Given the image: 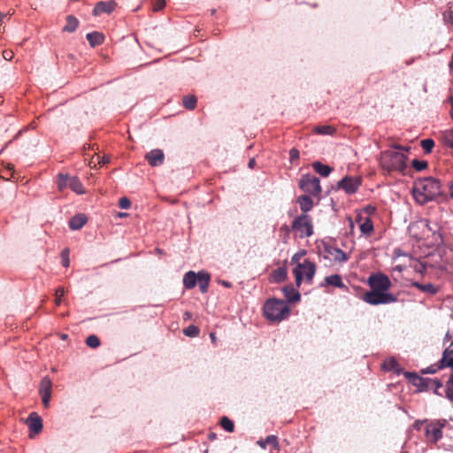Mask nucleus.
<instances>
[{"instance_id": "f257e3e1", "label": "nucleus", "mask_w": 453, "mask_h": 453, "mask_svg": "<svg viewBox=\"0 0 453 453\" xmlns=\"http://www.w3.org/2000/svg\"><path fill=\"white\" fill-rule=\"evenodd\" d=\"M441 194V182L434 177L418 179L414 181L412 196L419 204H425Z\"/></svg>"}, {"instance_id": "f03ea898", "label": "nucleus", "mask_w": 453, "mask_h": 453, "mask_svg": "<svg viewBox=\"0 0 453 453\" xmlns=\"http://www.w3.org/2000/svg\"><path fill=\"white\" fill-rule=\"evenodd\" d=\"M264 315L271 321H281L285 319L290 312L288 304L280 299H269L264 304Z\"/></svg>"}, {"instance_id": "7ed1b4c3", "label": "nucleus", "mask_w": 453, "mask_h": 453, "mask_svg": "<svg viewBox=\"0 0 453 453\" xmlns=\"http://www.w3.org/2000/svg\"><path fill=\"white\" fill-rule=\"evenodd\" d=\"M380 165L388 172H403L406 167V157L400 151L386 150L381 153Z\"/></svg>"}, {"instance_id": "20e7f679", "label": "nucleus", "mask_w": 453, "mask_h": 453, "mask_svg": "<svg viewBox=\"0 0 453 453\" xmlns=\"http://www.w3.org/2000/svg\"><path fill=\"white\" fill-rule=\"evenodd\" d=\"M315 272L316 265L309 259L297 263L293 270L296 285L299 287L303 278L307 282L311 283Z\"/></svg>"}, {"instance_id": "39448f33", "label": "nucleus", "mask_w": 453, "mask_h": 453, "mask_svg": "<svg viewBox=\"0 0 453 453\" xmlns=\"http://www.w3.org/2000/svg\"><path fill=\"white\" fill-rule=\"evenodd\" d=\"M363 300L371 305H379L395 303L397 297L392 293L371 289L364 294Z\"/></svg>"}, {"instance_id": "423d86ee", "label": "nucleus", "mask_w": 453, "mask_h": 453, "mask_svg": "<svg viewBox=\"0 0 453 453\" xmlns=\"http://www.w3.org/2000/svg\"><path fill=\"white\" fill-rule=\"evenodd\" d=\"M291 228L299 234L300 238L309 237L313 234L312 221L307 214L296 217L292 222Z\"/></svg>"}, {"instance_id": "0eeeda50", "label": "nucleus", "mask_w": 453, "mask_h": 453, "mask_svg": "<svg viewBox=\"0 0 453 453\" xmlns=\"http://www.w3.org/2000/svg\"><path fill=\"white\" fill-rule=\"evenodd\" d=\"M299 188L305 193L319 196L322 191L319 179L314 175H303L299 180Z\"/></svg>"}, {"instance_id": "6e6552de", "label": "nucleus", "mask_w": 453, "mask_h": 453, "mask_svg": "<svg viewBox=\"0 0 453 453\" xmlns=\"http://www.w3.org/2000/svg\"><path fill=\"white\" fill-rule=\"evenodd\" d=\"M368 283L372 290L388 292L391 287V281L389 278L382 273L372 274L368 278Z\"/></svg>"}, {"instance_id": "1a4fd4ad", "label": "nucleus", "mask_w": 453, "mask_h": 453, "mask_svg": "<svg viewBox=\"0 0 453 453\" xmlns=\"http://www.w3.org/2000/svg\"><path fill=\"white\" fill-rule=\"evenodd\" d=\"M362 180L359 177L347 176L338 181L337 186L339 188L343 189L347 194H354L361 186Z\"/></svg>"}, {"instance_id": "9d476101", "label": "nucleus", "mask_w": 453, "mask_h": 453, "mask_svg": "<svg viewBox=\"0 0 453 453\" xmlns=\"http://www.w3.org/2000/svg\"><path fill=\"white\" fill-rule=\"evenodd\" d=\"M443 424L440 422L430 423L426 426V437L427 441L432 442H437L442 436Z\"/></svg>"}, {"instance_id": "9b49d317", "label": "nucleus", "mask_w": 453, "mask_h": 453, "mask_svg": "<svg viewBox=\"0 0 453 453\" xmlns=\"http://www.w3.org/2000/svg\"><path fill=\"white\" fill-rule=\"evenodd\" d=\"M27 425L31 433L37 434L42 429V420L36 412H32L27 419Z\"/></svg>"}, {"instance_id": "f8f14e48", "label": "nucleus", "mask_w": 453, "mask_h": 453, "mask_svg": "<svg viewBox=\"0 0 453 453\" xmlns=\"http://www.w3.org/2000/svg\"><path fill=\"white\" fill-rule=\"evenodd\" d=\"M145 159L151 166H158L164 163L165 155L159 149L152 150L145 155Z\"/></svg>"}, {"instance_id": "ddd939ff", "label": "nucleus", "mask_w": 453, "mask_h": 453, "mask_svg": "<svg viewBox=\"0 0 453 453\" xmlns=\"http://www.w3.org/2000/svg\"><path fill=\"white\" fill-rule=\"evenodd\" d=\"M117 6V4L115 1L111 0L108 2L100 1L96 3L94 10H93V15L94 16H99L102 13H108L110 14Z\"/></svg>"}, {"instance_id": "4468645a", "label": "nucleus", "mask_w": 453, "mask_h": 453, "mask_svg": "<svg viewBox=\"0 0 453 453\" xmlns=\"http://www.w3.org/2000/svg\"><path fill=\"white\" fill-rule=\"evenodd\" d=\"M356 221L359 224L362 234L369 236L373 232V224L369 217H364L361 213L357 215Z\"/></svg>"}, {"instance_id": "2eb2a0df", "label": "nucleus", "mask_w": 453, "mask_h": 453, "mask_svg": "<svg viewBox=\"0 0 453 453\" xmlns=\"http://www.w3.org/2000/svg\"><path fill=\"white\" fill-rule=\"evenodd\" d=\"M326 252L334 259V262L342 263L349 259V256L341 249L335 246H328Z\"/></svg>"}, {"instance_id": "dca6fc26", "label": "nucleus", "mask_w": 453, "mask_h": 453, "mask_svg": "<svg viewBox=\"0 0 453 453\" xmlns=\"http://www.w3.org/2000/svg\"><path fill=\"white\" fill-rule=\"evenodd\" d=\"M257 443L263 448L265 449L267 446L272 453H277L280 450L278 438L275 435H269L265 440H260Z\"/></svg>"}, {"instance_id": "f3484780", "label": "nucleus", "mask_w": 453, "mask_h": 453, "mask_svg": "<svg viewBox=\"0 0 453 453\" xmlns=\"http://www.w3.org/2000/svg\"><path fill=\"white\" fill-rule=\"evenodd\" d=\"M88 221V218L85 214H77L71 218L69 221V226L73 230L81 229Z\"/></svg>"}, {"instance_id": "a211bd4d", "label": "nucleus", "mask_w": 453, "mask_h": 453, "mask_svg": "<svg viewBox=\"0 0 453 453\" xmlns=\"http://www.w3.org/2000/svg\"><path fill=\"white\" fill-rule=\"evenodd\" d=\"M412 286L418 288L419 291L429 294L431 296L437 294L439 291V288L432 283L423 284L419 282H413Z\"/></svg>"}, {"instance_id": "6ab92c4d", "label": "nucleus", "mask_w": 453, "mask_h": 453, "mask_svg": "<svg viewBox=\"0 0 453 453\" xmlns=\"http://www.w3.org/2000/svg\"><path fill=\"white\" fill-rule=\"evenodd\" d=\"M282 292L288 302H297L300 300V294L292 285L284 287Z\"/></svg>"}, {"instance_id": "aec40b11", "label": "nucleus", "mask_w": 453, "mask_h": 453, "mask_svg": "<svg viewBox=\"0 0 453 453\" xmlns=\"http://www.w3.org/2000/svg\"><path fill=\"white\" fill-rule=\"evenodd\" d=\"M86 38L88 41L91 47L101 45L104 41V35L99 32L88 33L86 35Z\"/></svg>"}, {"instance_id": "412c9836", "label": "nucleus", "mask_w": 453, "mask_h": 453, "mask_svg": "<svg viewBox=\"0 0 453 453\" xmlns=\"http://www.w3.org/2000/svg\"><path fill=\"white\" fill-rule=\"evenodd\" d=\"M298 203L300 204L301 211L304 213L310 211L313 207L312 199L309 196H306V195L299 196Z\"/></svg>"}, {"instance_id": "4be33fe9", "label": "nucleus", "mask_w": 453, "mask_h": 453, "mask_svg": "<svg viewBox=\"0 0 453 453\" xmlns=\"http://www.w3.org/2000/svg\"><path fill=\"white\" fill-rule=\"evenodd\" d=\"M314 171L323 177H327L333 171V168L327 165H324L319 161L312 164Z\"/></svg>"}, {"instance_id": "5701e85b", "label": "nucleus", "mask_w": 453, "mask_h": 453, "mask_svg": "<svg viewBox=\"0 0 453 453\" xmlns=\"http://www.w3.org/2000/svg\"><path fill=\"white\" fill-rule=\"evenodd\" d=\"M440 362L442 365L443 368L449 367L453 369V349H449V348H447L443 351Z\"/></svg>"}, {"instance_id": "b1692460", "label": "nucleus", "mask_w": 453, "mask_h": 453, "mask_svg": "<svg viewBox=\"0 0 453 453\" xmlns=\"http://www.w3.org/2000/svg\"><path fill=\"white\" fill-rule=\"evenodd\" d=\"M68 188L77 194H84L85 190L82 183L76 176H71Z\"/></svg>"}, {"instance_id": "393cba45", "label": "nucleus", "mask_w": 453, "mask_h": 453, "mask_svg": "<svg viewBox=\"0 0 453 453\" xmlns=\"http://www.w3.org/2000/svg\"><path fill=\"white\" fill-rule=\"evenodd\" d=\"M52 382L49 376H45L42 379L39 385L40 395L51 394Z\"/></svg>"}, {"instance_id": "a878e982", "label": "nucleus", "mask_w": 453, "mask_h": 453, "mask_svg": "<svg viewBox=\"0 0 453 453\" xmlns=\"http://www.w3.org/2000/svg\"><path fill=\"white\" fill-rule=\"evenodd\" d=\"M196 280H198L197 275L192 271L188 272L183 277V284L188 289L196 286Z\"/></svg>"}, {"instance_id": "bb28decb", "label": "nucleus", "mask_w": 453, "mask_h": 453, "mask_svg": "<svg viewBox=\"0 0 453 453\" xmlns=\"http://www.w3.org/2000/svg\"><path fill=\"white\" fill-rule=\"evenodd\" d=\"M197 280L199 281V288L202 293H206L208 291L210 275L206 273H198Z\"/></svg>"}, {"instance_id": "cd10ccee", "label": "nucleus", "mask_w": 453, "mask_h": 453, "mask_svg": "<svg viewBox=\"0 0 453 453\" xmlns=\"http://www.w3.org/2000/svg\"><path fill=\"white\" fill-rule=\"evenodd\" d=\"M326 285H332L337 288H343L344 284L342 280V277L339 274H333L325 278Z\"/></svg>"}, {"instance_id": "c85d7f7f", "label": "nucleus", "mask_w": 453, "mask_h": 453, "mask_svg": "<svg viewBox=\"0 0 453 453\" xmlns=\"http://www.w3.org/2000/svg\"><path fill=\"white\" fill-rule=\"evenodd\" d=\"M78 24H79L78 19L74 16L69 15L66 18V24L63 27V31L72 33V32L75 31V29L78 27Z\"/></svg>"}, {"instance_id": "c756f323", "label": "nucleus", "mask_w": 453, "mask_h": 453, "mask_svg": "<svg viewBox=\"0 0 453 453\" xmlns=\"http://www.w3.org/2000/svg\"><path fill=\"white\" fill-rule=\"evenodd\" d=\"M313 130L322 135H333L336 133V128L333 126H317Z\"/></svg>"}, {"instance_id": "7c9ffc66", "label": "nucleus", "mask_w": 453, "mask_h": 453, "mask_svg": "<svg viewBox=\"0 0 453 453\" xmlns=\"http://www.w3.org/2000/svg\"><path fill=\"white\" fill-rule=\"evenodd\" d=\"M382 366L387 371H395L397 373L400 372L399 364L395 358L385 360Z\"/></svg>"}, {"instance_id": "2f4dec72", "label": "nucleus", "mask_w": 453, "mask_h": 453, "mask_svg": "<svg viewBox=\"0 0 453 453\" xmlns=\"http://www.w3.org/2000/svg\"><path fill=\"white\" fill-rule=\"evenodd\" d=\"M287 269L284 267H279L273 273V277L276 282H281L287 278Z\"/></svg>"}, {"instance_id": "473e14b6", "label": "nucleus", "mask_w": 453, "mask_h": 453, "mask_svg": "<svg viewBox=\"0 0 453 453\" xmlns=\"http://www.w3.org/2000/svg\"><path fill=\"white\" fill-rule=\"evenodd\" d=\"M197 99L195 96H186L182 99L183 105L188 110H194L196 106Z\"/></svg>"}, {"instance_id": "72a5a7b5", "label": "nucleus", "mask_w": 453, "mask_h": 453, "mask_svg": "<svg viewBox=\"0 0 453 453\" xmlns=\"http://www.w3.org/2000/svg\"><path fill=\"white\" fill-rule=\"evenodd\" d=\"M220 426L226 432L232 433L234 430V422L227 417L224 416L220 419Z\"/></svg>"}, {"instance_id": "f704fd0d", "label": "nucleus", "mask_w": 453, "mask_h": 453, "mask_svg": "<svg viewBox=\"0 0 453 453\" xmlns=\"http://www.w3.org/2000/svg\"><path fill=\"white\" fill-rule=\"evenodd\" d=\"M441 138L446 146L453 149V129L443 132Z\"/></svg>"}, {"instance_id": "c9c22d12", "label": "nucleus", "mask_w": 453, "mask_h": 453, "mask_svg": "<svg viewBox=\"0 0 453 453\" xmlns=\"http://www.w3.org/2000/svg\"><path fill=\"white\" fill-rule=\"evenodd\" d=\"M71 176L68 174H58V188L59 190H63L66 187H68V183L70 181Z\"/></svg>"}, {"instance_id": "e433bc0d", "label": "nucleus", "mask_w": 453, "mask_h": 453, "mask_svg": "<svg viewBox=\"0 0 453 453\" xmlns=\"http://www.w3.org/2000/svg\"><path fill=\"white\" fill-rule=\"evenodd\" d=\"M445 388L446 397L453 403V373L446 382Z\"/></svg>"}, {"instance_id": "4c0bfd02", "label": "nucleus", "mask_w": 453, "mask_h": 453, "mask_svg": "<svg viewBox=\"0 0 453 453\" xmlns=\"http://www.w3.org/2000/svg\"><path fill=\"white\" fill-rule=\"evenodd\" d=\"M200 333L198 326L190 325L183 329V334L188 337H196Z\"/></svg>"}, {"instance_id": "58836bf2", "label": "nucleus", "mask_w": 453, "mask_h": 453, "mask_svg": "<svg viewBox=\"0 0 453 453\" xmlns=\"http://www.w3.org/2000/svg\"><path fill=\"white\" fill-rule=\"evenodd\" d=\"M442 368H443V366L441 364V362L439 361L438 363L431 365L427 368L423 369L421 371V372L424 373V374H428V373L433 374V373H435L437 371H439V370H441Z\"/></svg>"}, {"instance_id": "ea45409f", "label": "nucleus", "mask_w": 453, "mask_h": 453, "mask_svg": "<svg viewBox=\"0 0 453 453\" xmlns=\"http://www.w3.org/2000/svg\"><path fill=\"white\" fill-rule=\"evenodd\" d=\"M86 344L90 348L96 349V348L99 347L100 340L96 335L92 334V335H89L88 337H87Z\"/></svg>"}, {"instance_id": "a19ab883", "label": "nucleus", "mask_w": 453, "mask_h": 453, "mask_svg": "<svg viewBox=\"0 0 453 453\" xmlns=\"http://www.w3.org/2000/svg\"><path fill=\"white\" fill-rule=\"evenodd\" d=\"M420 144H421V147L423 148V150L426 153H429L432 151V150L434 146V142L432 139H424L421 141Z\"/></svg>"}, {"instance_id": "79ce46f5", "label": "nucleus", "mask_w": 453, "mask_h": 453, "mask_svg": "<svg viewBox=\"0 0 453 453\" xmlns=\"http://www.w3.org/2000/svg\"><path fill=\"white\" fill-rule=\"evenodd\" d=\"M65 295V288L63 287H58L57 289H56V293H55V303L57 305H59L62 302V297L64 296Z\"/></svg>"}, {"instance_id": "37998d69", "label": "nucleus", "mask_w": 453, "mask_h": 453, "mask_svg": "<svg viewBox=\"0 0 453 453\" xmlns=\"http://www.w3.org/2000/svg\"><path fill=\"white\" fill-rule=\"evenodd\" d=\"M411 164H412V166L417 171H422V170H424V169H426L427 167V162L426 161H420V160H418V159H414Z\"/></svg>"}, {"instance_id": "c03bdc74", "label": "nucleus", "mask_w": 453, "mask_h": 453, "mask_svg": "<svg viewBox=\"0 0 453 453\" xmlns=\"http://www.w3.org/2000/svg\"><path fill=\"white\" fill-rule=\"evenodd\" d=\"M119 206L121 209H129L131 206V202L127 197H121L119 201Z\"/></svg>"}, {"instance_id": "a18cd8bd", "label": "nucleus", "mask_w": 453, "mask_h": 453, "mask_svg": "<svg viewBox=\"0 0 453 453\" xmlns=\"http://www.w3.org/2000/svg\"><path fill=\"white\" fill-rule=\"evenodd\" d=\"M165 6V0H156L153 4V11L154 12H159L163 10Z\"/></svg>"}, {"instance_id": "49530a36", "label": "nucleus", "mask_w": 453, "mask_h": 453, "mask_svg": "<svg viewBox=\"0 0 453 453\" xmlns=\"http://www.w3.org/2000/svg\"><path fill=\"white\" fill-rule=\"evenodd\" d=\"M69 258H68V250H65L62 251V265L65 267H67L69 265Z\"/></svg>"}, {"instance_id": "de8ad7c7", "label": "nucleus", "mask_w": 453, "mask_h": 453, "mask_svg": "<svg viewBox=\"0 0 453 453\" xmlns=\"http://www.w3.org/2000/svg\"><path fill=\"white\" fill-rule=\"evenodd\" d=\"M290 161L293 162L299 158V150L296 149H291L289 151Z\"/></svg>"}, {"instance_id": "09e8293b", "label": "nucleus", "mask_w": 453, "mask_h": 453, "mask_svg": "<svg viewBox=\"0 0 453 453\" xmlns=\"http://www.w3.org/2000/svg\"><path fill=\"white\" fill-rule=\"evenodd\" d=\"M42 396V402L45 408H48L50 405V400L51 397V394H46V395H41Z\"/></svg>"}, {"instance_id": "8fccbe9b", "label": "nucleus", "mask_w": 453, "mask_h": 453, "mask_svg": "<svg viewBox=\"0 0 453 453\" xmlns=\"http://www.w3.org/2000/svg\"><path fill=\"white\" fill-rule=\"evenodd\" d=\"M3 57L5 60H12L13 58V52L9 50H4Z\"/></svg>"}, {"instance_id": "3c124183", "label": "nucleus", "mask_w": 453, "mask_h": 453, "mask_svg": "<svg viewBox=\"0 0 453 453\" xmlns=\"http://www.w3.org/2000/svg\"><path fill=\"white\" fill-rule=\"evenodd\" d=\"M290 229H292L291 227H289L288 225H283L281 227H280V231L281 232H284L285 234H286V238L288 237V234L290 233Z\"/></svg>"}, {"instance_id": "603ef678", "label": "nucleus", "mask_w": 453, "mask_h": 453, "mask_svg": "<svg viewBox=\"0 0 453 453\" xmlns=\"http://www.w3.org/2000/svg\"><path fill=\"white\" fill-rule=\"evenodd\" d=\"M96 159H97V163H98V164H102V165H105V164H107V163H109V162H110L109 157H104L102 158V160H101V157H100V156H98V155L96 156Z\"/></svg>"}, {"instance_id": "864d4df0", "label": "nucleus", "mask_w": 453, "mask_h": 453, "mask_svg": "<svg viewBox=\"0 0 453 453\" xmlns=\"http://www.w3.org/2000/svg\"><path fill=\"white\" fill-rule=\"evenodd\" d=\"M424 424V421H416L413 425L414 428H416L417 430H420L421 429V426H423Z\"/></svg>"}, {"instance_id": "5fc2aeb1", "label": "nucleus", "mask_w": 453, "mask_h": 453, "mask_svg": "<svg viewBox=\"0 0 453 453\" xmlns=\"http://www.w3.org/2000/svg\"><path fill=\"white\" fill-rule=\"evenodd\" d=\"M365 211L367 213V214H372L375 211V208L372 207V206H367L365 209Z\"/></svg>"}, {"instance_id": "6e6d98bb", "label": "nucleus", "mask_w": 453, "mask_h": 453, "mask_svg": "<svg viewBox=\"0 0 453 453\" xmlns=\"http://www.w3.org/2000/svg\"><path fill=\"white\" fill-rule=\"evenodd\" d=\"M393 148L395 149V150H406V151L409 150V148H405V147L401 146L399 144L394 145Z\"/></svg>"}, {"instance_id": "4d7b16f0", "label": "nucleus", "mask_w": 453, "mask_h": 453, "mask_svg": "<svg viewBox=\"0 0 453 453\" xmlns=\"http://www.w3.org/2000/svg\"><path fill=\"white\" fill-rule=\"evenodd\" d=\"M434 383L435 384L436 389L442 387V384L439 380H434ZM435 393L437 394V390H435Z\"/></svg>"}, {"instance_id": "13d9d810", "label": "nucleus", "mask_w": 453, "mask_h": 453, "mask_svg": "<svg viewBox=\"0 0 453 453\" xmlns=\"http://www.w3.org/2000/svg\"><path fill=\"white\" fill-rule=\"evenodd\" d=\"M449 100V103H450V105H451L450 117L453 118V96H450Z\"/></svg>"}, {"instance_id": "bf43d9fd", "label": "nucleus", "mask_w": 453, "mask_h": 453, "mask_svg": "<svg viewBox=\"0 0 453 453\" xmlns=\"http://www.w3.org/2000/svg\"><path fill=\"white\" fill-rule=\"evenodd\" d=\"M452 339V335L450 334V333L448 331L444 336V342H449Z\"/></svg>"}, {"instance_id": "052dcab7", "label": "nucleus", "mask_w": 453, "mask_h": 453, "mask_svg": "<svg viewBox=\"0 0 453 453\" xmlns=\"http://www.w3.org/2000/svg\"><path fill=\"white\" fill-rule=\"evenodd\" d=\"M255 165H256V160L254 158L250 159L249 164H248L249 167L253 168L255 166Z\"/></svg>"}, {"instance_id": "680f3d73", "label": "nucleus", "mask_w": 453, "mask_h": 453, "mask_svg": "<svg viewBox=\"0 0 453 453\" xmlns=\"http://www.w3.org/2000/svg\"><path fill=\"white\" fill-rule=\"evenodd\" d=\"M220 283L225 286L226 288H231L232 287V283L228 282V281H226V280H221Z\"/></svg>"}, {"instance_id": "e2e57ef3", "label": "nucleus", "mask_w": 453, "mask_h": 453, "mask_svg": "<svg viewBox=\"0 0 453 453\" xmlns=\"http://www.w3.org/2000/svg\"><path fill=\"white\" fill-rule=\"evenodd\" d=\"M292 262L293 263H297L298 260H299V255L298 254H296L293 257H292Z\"/></svg>"}, {"instance_id": "0e129e2a", "label": "nucleus", "mask_w": 453, "mask_h": 453, "mask_svg": "<svg viewBox=\"0 0 453 453\" xmlns=\"http://www.w3.org/2000/svg\"><path fill=\"white\" fill-rule=\"evenodd\" d=\"M210 337H211L212 342L215 343L216 342V334H215V333H211L210 334Z\"/></svg>"}, {"instance_id": "69168bd1", "label": "nucleus", "mask_w": 453, "mask_h": 453, "mask_svg": "<svg viewBox=\"0 0 453 453\" xmlns=\"http://www.w3.org/2000/svg\"><path fill=\"white\" fill-rule=\"evenodd\" d=\"M183 316L185 319H188L191 318V313L189 311H186Z\"/></svg>"}, {"instance_id": "338daca9", "label": "nucleus", "mask_w": 453, "mask_h": 453, "mask_svg": "<svg viewBox=\"0 0 453 453\" xmlns=\"http://www.w3.org/2000/svg\"><path fill=\"white\" fill-rule=\"evenodd\" d=\"M450 196L453 198V183L450 186Z\"/></svg>"}, {"instance_id": "774afa93", "label": "nucleus", "mask_w": 453, "mask_h": 453, "mask_svg": "<svg viewBox=\"0 0 453 453\" xmlns=\"http://www.w3.org/2000/svg\"><path fill=\"white\" fill-rule=\"evenodd\" d=\"M349 224H350V228H351V230H353V228H354V223H353V221H352L350 219H349Z\"/></svg>"}]
</instances>
